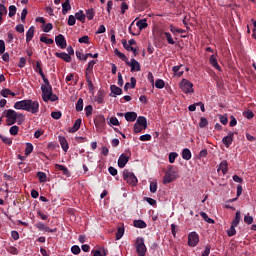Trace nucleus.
Listing matches in <instances>:
<instances>
[{"label":"nucleus","instance_id":"f257e3e1","mask_svg":"<svg viewBox=\"0 0 256 256\" xmlns=\"http://www.w3.org/2000/svg\"><path fill=\"white\" fill-rule=\"evenodd\" d=\"M14 109L27 111L28 113H32V115H36V113H39V101H33L31 99L17 101L14 104Z\"/></svg>","mask_w":256,"mask_h":256},{"label":"nucleus","instance_id":"f03ea898","mask_svg":"<svg viewBox=\"0 0 256 256\" xmlns=\"http://www.w3.org/2000/svg\"><path fill=\"white\" fill-rule=\"evenodd\" d=\"M135 249L138 256H145L147 254V246H145V239L143 237L136 239Z\"/></svg>","mask_w":256,"mask_h":256},{"label":"nucleus","instance_id":"7ed1b4c3","mask_svg":"<svg viewBox=\"0 0 256 256\" xmlns=\"http://www.w3.org/2000/svg\"><path fill=\"white\" fill-rule=\"evenodd\" d=\"M123 179L126 181L129 185H132V187H136L138 180L137 176L133 172H130L129 170L125 169L123 171Z\"/></svg>","mask_w":256,"mask_h":256},{"label":"nucleus","instance_id":"20e7f679","mask_svg":"<svg viewBox=\"0 0 256 256\" xmlns=\"http://www.w3.org/2000/svg\"><path fill=\"white\" fill-rule=\"evenodd\" d=\"M5 113L8 125H15V123H17V119L19 118V113L13 109H8L5 111Z\"/></svg>","mask_w":256,"mask_h":256},{"label":"nucleus","instance_id":"39448f33","mask_svg":"<svg viewBox=\"0 0 256 256\" xmlns=\"http://www.w3.org/2000/svg\"><path fill=\"white\" fill-rule=\"evenodd\" d=\"M180 89L186 95H189V93H195V90L193 89V83L187 79H182L180 82Z\"/></svg>","mask_w":256,"mask_h":256},{"label":"nucleus","instance_id":"423d86ee","mask_svg":"<svg viewBox=\"0 0 256 256\" xmlns=\"http://www.w3.org/2000/svg\"><path fill=\"white\" fill-rule=\"evenodd\" d=\"M131 157V151H126L125 153L121 154L118 158V167L123 169L127 163H129V159Z\"/></svg>","mask_w":256,"mask_h":256},{"label":"nucleus","instance_id":"0eeeda50","mask_svg":"<svg viewBox=\"0 0 256 256\" xmlns=\"http://www.w3.org/2000/svg\"><path fill=\"white\" fill-rule=\"evenodd\" d=\"M188 245L189 247H197L199 245V234L197 232H190L188 234Z\"/></svg>","mask_w":256,"mask_h":256},{"label":"nucleus","instance_id":"6e6552de","mask_svg":"<svg viewBox=\"0 0 256 256\" xmlns=\"http://www.w3.org/2000/svg\"><path fill=\"white\" fill-rule=\"evenodd\" d=\"M173 166H171L168 171H166L164 178H163V183H173L175 181V171L172 170Z\"/></svg>","mask_w":256,"mask_h":256},{"label":"nucleus","instance_id":"1a4fd4ad","mask_svg":"<svg viewBox=\"0 0 256 256\" xmlns=\"http://www.w3.org/2000/svg\"><path fill=\"white\" fill-rule=\"evenodd\" d=\"M55 43L60 49H66L67 48V40L65 39V36L63 34H59L55 37Z\"/></svg>","mask_w":256,"mask_h":256},{"label":"nucleus","instance_id":"9d476101","mask_svg":"<svg viewBox=\"0 0 256 256\" xmlns=\"http://www.w3.org/2000/svg\"><path fill=\"white\" fill-rule=\"evenodd\" d=\"M235 137V132H229L227 134V136H225L222 139V143L225 145V147L227 149H229L231 147V145H233V138Z\"/></svg>","mask_w":256,"mask_h":256},{"label":"nucleus","instance_id":"9b49d317","mask_svg":"<svg viewBox=\"0 0 256 256\" xmlns=\"http://www.w3.org/2000/svg\"><path fill=\"white\" fill-rule=\"evenodd\" d=\"M126 65H128V67H131V71H141V64H139V62L137 60H135V58H132L131 61L126 62Z\"/></svg>","mask_w":256,"mask_h":256},{"label":"nucleus","instance_id":"f8f14e48","mask_svg":"<svg viewBox=\"0 0 256 256\" xmlns=\"http://www.w3.org/2000/svg\"><path fill=\"white\" fill-rule=\"evenodd\" d=\"M42 99L45 100V97L53 93V86H41Z\"/></svg>","mask_w":256,"mask_h":256},{"label":"nucleus","instance_id":"ddd939ff","mask_svg":"<svg viewBox=\"0 0 256 256\" xmlns=\"http://www.w3.org/2000/svg\"><path fill=\"white\" fill-rule=\"evenodd\" d=\"M124 117L128 123H133L137 121V113L136 112H126Z\"/></svg>","mask_w":256,"mask_h":256},{"label":"nucleus","instance_id":"4468645a","mask_svg":"<svg viewBox=\"0 0 256 256\" xmlns=\"http://www.w3.org/2000/svg\"><path fill=\"white\" fill-rule=\"evenodd\" d=\"M58 140L63 151L67 153V151H69V143L67 142V138H65L64 136H59Z\"/></svg>","mask_w":256,"mask_h":256},{"label":"nucleus","instance_id":"2eb2a0df","mask_svg":"<svg viewBox=\"0 0 256 256\" xmlns=\"http://www.w3.org/2000/svg\"><path fill=\"white\" fill-rule=\"evenodd\" d=\"M55 57H59V59H62L66 63H71V56L65 52H56Z\"/></svg>","mask_w":256,"mask_h":256},{"label":"nucleus","instance_id":"dca6fc26","mask_svg":"<svg viewBox=\"0 0 256 256\" xmlns=\"http://www.w3.org/2000/svg\"><path fill=\"white\" fill-rule=\"evenodd\" d=\"M228 168H229V164L227 163V160H223L219 164L217 171L218 173L219 171H222L223 175H227Z\"/></svg>","mask_w":256,"mask_h":256},{"label":"nucleus","instance_id":"f3484780","mask_svg":"<svg viewBox=\"0 0 256 256\" xmlns=\"http://www.w3.org/2000/svg\"><path fill=\"white\" fill-rule=\"evenodd\" d=\"M95 126L103 128L105 127V116L99 115L95 120H94Z\"/></svg>","mask_w":256,"mask_h":256},{"label":"nucleus","instance_id":"a211bd4d","mask_svg":"<svg viewBox=\"0 0 256 256\" xmlns=\"http://www.w3.org/2000/svg\"><path fill=\"white\" fill-rule=\"evenodd\" d=\"M172 71L176 77H182V75L185 73V70H183V65L174 66Z\"/></svg>","mask_w":256,"mask_h":256},{"label":"nucleus","instance_id":"6ab92c4d","mask_svg":"<svg viewBox=\"0 0 256 256\" xmlns=\"http://www.w3.org/2000/svg\"><path fill=\"white\" fill-rule=\"evenodd\" d=\"M209 63L214 67V69H217V71H221V66H219V62H217V57H215V55L210 56Z\"/></svg>","mask_w":256,"mask_h":256},{"label":"nucleus","instance_id":"aec40b11","mask_svg":"<svg viewBox=\"0 0 256 256\" xmlns=\"http://www.w3.org/2000/svg\"><path fill=\"white\" fill-rule=\"evenodd\" d=\"M35 36V27L31 26L26 32V43H30V41Z\"/></svg>","mask_w":256,"mask_h":256},{"label":"nucleus","instance_id":"412c9836","mask_svg":"<svg viewBox=\"0 0 256 256\" xmlns=\"http://www.w3.org/2000/svg\"><path fill=\"white\" fill-rule=\"evenodd\" d=\"M81 123H82L81 118H78V119L75 121L73 127H71V128L69 129V133H77V130H78V129H81Z\"/></svg>","mask_w":256,"mask_h":256},{"label":"nucleus","instance_id":"4be33fe9","mask_svg":"<svg viewBox=\"0 0 256 256\" xmlns=\"http://www.w3.org/2000/svg\"><path fill=\"white\" fill-rule=\"evenodd\" d=\"M43 101H44V103H49V101H52V103H53L55 101H59V97L56 94H53V92H52V93L48 94L46 97H44Z\"/></svg>","mask_w":256,"mask_h":256},{"label":"nucleus","instance_id":"5701e85b","mask_svg":"<svg viewBox=\"0 0 256 256\" xmlns=\"http://www.w3.org/2000/svg\"><path fill=\"white\" fill-rule=\"evenodd\" d=\"M107 249L101 247L100 249L97 250H92L93 256H107Z\"/></svg>","mask_w":256,"mask_h":256},{"label":"nucleus","instance_id":"b1692460","mask_svg":"<svg viewBox=\"0 0 256 256\" xmlns=\"http://www.w3.org/2000/svg\"><path fill=\"white\" fill-rule=\"evenodd\" d=\"M133 225L136 229H145L147 227V223L143 220H134Z\"/></svg>","mask_w":256,"mask_h":256},{"label":"nucleus","instance_id":"393cba45","mask_svg":"<svg viewBox=\"0 0 256 256\" xmlns=\"http://www.w3.org/2000/svg\"><path fill=\"white\" fill-rule=\"evenodd\" d=\"M110 91L113 93V97H117V95H121L123 93V89L117 87L116 85H111Z\"/></svg>","mask_w":256,"mask_h":256},{"label":"nucleus","instance_id":"a878e982","mask_svg":"<svg viewBox=\"0 0 256 256\" xmlns=\"http://www.w3.org/2000/svg\"><path fill=\"white\" fill-rule=\"evenodd\" d=\"M55 169L57 171H62L63 175H66V177H69V169L61 164H55Z\"/></svg>","mask_w":256,"mask_h":256},{"label":"nucleus","instance_id":"bb28decb","mask_svg":"<svg viewBox=\"0 0 256 256\" xmlns=\"http://www.w3.org/2000/svg\"><path fill=\"white\" fill-rule=\"evenodd\" d=\"M136 124L141 125L143 129H147V118L144 116H139L137 118Z\"/></svg>","mask_w":256,"mask_h":256},{"label":"nucleus","instance_id":"cd10ccee","mask_svg":"<svg viewBox=\"0 0 256 256\" xmlns=\"http://www.w3.org/2000/svg\"><path fill=\"white\" fill-rule=\"evenodd\" d=\"M75 17L77 21H80V23H85L86 16L83 10H79L78 12H76Z\"/></svg>","mask_w":256,"mask_h":256},{"label":"nucleus","instance_id":"c85d7f7f","mask_svg":"<svg viewBox=\"0 0 256 256\" xmlns=\"http://www.w3.org/2000/svg\"><path fill=\"white\" fill-rule=\"evenodd\" d=\"M114 53L117 57H119V59H121V61H124V63H128L129 58H127V56L125 54H123L122 52L119 51V49H115Z\"/></svg>","mask_w":256,"mask_h":256},{"label":"nucleus","instance_id":"c756f323","mask_svg":"<svg viewBox=\"0 0 256 256\" xmlns=\"http://www.w3.org/2000/svg\"><path fill=\"white\" fill-rule=\"evenodd\" d=\"M0 95H1L2 97L7 98V97H9V95H11L12 97H15V95H17V94H15V92H12V91L9 90L8 88H5V89H2V90L0 91Z\"/></svg>","mask_w":256,"mask_h":256},{"label":"nucleus","instance_id":"7c9ffc66","mask_svg":"<svg viewBox=\"0 0 256 256\" xmlns=\"http://www.w3.org/2000/svg\"><path fill=\"white\" fill-rule=\"evenodd\" d=\"M68 11H71V4L69 3V0H66L62 4V13H63V15H67Z\"/></svg>","mask_w":256,"mask_h":256},{"label":"nucleus","instance_id":"2f4dec72","mask_svg":"<svg viewBox=\"0 0 256 256\" xmlns=\"http://www.w3.org/2000/svg\"><path fill=\"white\" fill-rule=\"evenodd\" d=\"M192 155H191V150H189L188 148L183 149L182 151V158L185 161H189L191 159Z\"/></svg>","mask_w":256,"mask_h":256},{"label":"nucleus","instance_id":"473e14b6","mask_svg":"<svg viewBox=\"0 0 256 256\" xmlns=\"http://www.w3.org/2000/svg\"><path fill=\"white\" fill-rule=\"evenodd\" d=\"M85 17L88 21H93V17H95V10L93 8L87 9Z\"/></svg>","mask_w":256,"mask_h":256},{"label":"nucleus","instance_id":"72a5a7b5","mask_svg":"<svg viewBox=\"0 0 256 256\" xmlns=\"http://www.w3.org/2000/svg\"><path fill=\"white\" fill-rule=\"evenodd\" d=\"M241 221V211H237L235 214V218L232 221L233 227H237Z\"/></svg>","mask_w":256,"mask_h":256},{"label":"nucleus","instance_id":"f704fd0d","mask_svg":"<svg viewBox=\"0 0 256 256\" xmlns=\"http://www.w3.org/2000/svg\"><path fill=\"white\" fill-rule=\"evenodd\" d=\"M137 27L140 29V31H143V29H147L148 24L147 20H139L136 22Z\"/></svg>","mask_w":256,"mask_h":256},{"label":"nucleus","instance_id":"c9c22d12","mask_svg":"<svg viewBox=\"0 0 256 256\" xmlns=\"http://www.w3.org/2000/svg\"><path fill=\"white\" fill-rule=\"evenodd\" d=\"M36 176L40 183H45L47 181V174L45 172H37Z\"/></svg>","mask_w":256,"mask_h":256},{"label":"nucleus","instance_id":"e433bc0d","mask_svg":"<svg viewBox=\"0 0 256 256\" xmlns=\"http://www.w3.org/2000/svg\"><path fill=\"white\" fill-rule=\"evenodd\" d=\"M200 216L202 217V219H204V221H206V223H210V224L215 223V220H213L212 218H209V216L205 212H200Z\"/></svg>","mask_w":256,"mask_h":256},{"label":"nucleus","instance_id":"4c0bfd02","mask_svg":"<svg viewBox=\"0 0 256 256\" xmlns=\"http://www.w3.org/2000/svg\"><path fill=\"white\" fill-rule=\"evenodd\" d=\"M33 153V144L31 143H26V148H25V155L26 157H29Z\"/></svg>","mask_w":256,"mask_h":256},{"label":"nucleus","instance_id":"58836bf2","mask_svg":"<svg viewBox=\"0 0 256 256\" xmlns=\"http://www.w3.org/2000/svg\"><path fill=\"white\" fill-rule=\"evenodd\" d=\"M41 43H46V45H53L54 41L51 38H47L45 35L40 37Z\"/></svg>","mask_w":256,"mask_h":256},{"label":"nucleus","instance_id":"ea45409f","mask_svg":"<svg viewBox=\"0 0 256 256\" xmlns=\"http://www.w3.org/2000/svg\"><path fill=\"white\" fill-rule=\"evenodd\" d=\"M105 99V94H103V92L99 91L96 95V101L97 103H99L100 105L103 104Z\"/></svg>","mask_w":256,"mask_h":256},{"label":"nucleus","instance_id":"a19ab883","mask_svg":"<svg viewBox=\"0 0 256 256\" xmlns=\"http://www.w3.org/2000/svg\"><path fill=\"white\" fill-rule=\"evenodd\" d=\"M0 139L5 143V145H13V140L7 136L0 134Z\"/></svg>","mask_w":256,"mask_h":256},{"label":"nucleus","instance_id":"79ce46f5","mask_svg":"<svg viewBox=\"0 0 256 256\" xmlns=\"http://www.w3.org/2000/svg\"><path fill=\"white\" fill-rule=\"evenodd\" d=\"M17 14V7L15 5H10L9 6V17H15Z\"/></svg>","mask_w":256,"mask_h":256},{"label":"nucleus","instance_id":"37998d69","mask_svg":"<svg viewBox=\"0 0 256 256\" xmlns=\"http://www.w3.org/2000/svg\"><path fill=\"white\" fill-rule=\"evenodd\" d=\"M155 87L156 89H163V87H165V81H163V79H157L155 81Z\"/></svg>","mask_w":256,"mask_h":256},{"label":"nucleus","instance_id":"c03bdc74","mask_svg":"<svg viewBox=\"0 0 256 256\" xmlns=\"http://www.w3.org/2000/svg\"><path fill=\"white\" fill-rule=\"evenodd\" d=\"M125 235V228H118L116 232V240L119 241Z\"/></svg>","mask_w":256,"mask_h":256},{"label":"nucleus","instance_id":"a18cd8bd","mask_svg":"<svg viewBox=\"0 0 256 256\" xmlns=\"http://www.w3.org/2000/svg\"><path fill=\"white\" fill-rule=\"evenodd\" d=\"M235 227L237 226H233V224H231L230 229L227 231L228 237H234V235H237V230H235Z\"/></svg>","mask_w":256,"mask_h":256},{"label":"nucleus","instance_id":"49530a36","mask_svg":"<svg viewBox=\"0 0 256 256\" xmlns=\"http://www.w3.org/2000/svg\"><path fill=\"white\" fill-rule=\"evenodd\" d=\"M243 117H245L246 119H253L255 117V114L253 113V111L248 110L243 112Z\"/></svg>","mask_w":256,"mask_h":256},{"label":"nucleus","instance_id":"de8ad7c7","mask_svg":"<svg viewBox=\"0 0 256 256\" xmlns=\"http://www.w3.org/2000/svg\"><path fill=\"white\" fill-rule=\"evenodd\" d=\"M169 45H175V41L173 40V36H171V33L165 32L164 33Z\"/></svg>","mask_w":256,"mask_h":256},{"label":"nucleus","instance_id":"09e8293b","mask_svg":"<svg viewBox=\"0 0 256 256\" xmlns=\"http://www.w3.org/2000/svg\"><path fill=\"white\" fill-rule=\"evenodd\" d=\"M179 157V154L177 152H171L169 154V163H175V159Z\"/></svg>","mask_w":256,"mask_h":256},{"label":"nucleus","instance_id":"8fccbe9b","mask_svg":"<svg viewBox=\"0 0 256 256\" xmlns=\"http://www.w3.org/2000/svg\"><path fill=\"white\" fill-rule=\"evenodd\" d=\"M207 125H209V121H207V118L201 117L199 127H201V129H203L204 127H207Z\"/></svg>","mask_w":256,"mask_h":256},{"label":"nucleus","instance_id":"3c124183","mask_svg":"<svg viewBox=\"0 0 256 256\" xmlns=\"http://www.w3.org/2000/svg\"><path fill=\"white\" fill-rule=\"evenodd\" d=\"M76 111H83V98H79L76 103Z\"/></svg>","mask_w":256,"mask_h":256},{"label":"nucleus","instance_id":"603ef678","mask_svg":"<svg viewBox=\"0 0 256 256\" xmlns=\"http://www.w3.org/2000/svg\"><path fill=\"white\" fill-rule=\"evenodd\" d=\"M9 133H10V135H18V133H19V126H17V125H14V126H12L11 128H10V130H9Z\"/></svg>","mask_w":256,"mask_h":256},{"label":"nucleus","instance_id":"864d4df0","mask_svg":"<svg viewBox=\"0 0 256 256\" xmlns=\"http://www.w3.org/2000/svg\"><path fill=\"white\" fill-rule=\"evenodd\" d=\"M97 62L95 60H91L89 63H88V66L86 68V71L90 72V73H93V67H95V64Z\"/></svg>","mask_w":256,"mask_h":256},{"label":"nucleus","instance_id":"5fc2aeb1","mask_svg":"<svg viewBox=\"0 0 256 256\" xmlns=\"http://www.w3.org/2000/svg\"><path fill=\"white\" fill-rule=\"evenodd\" d=\"M75 23H77V18L75 16H73V15H70L68 17V25L70 27H73V25H75Z\"/></svg>","mask_w":256,"mask_h":256},{"label":"nucleus","instance_id":"6e6d98bb","mask_svg":"<svg viewBox=\"0 0 256 256\" xmlns=\"http://www.w3.org/2000/svg\"><path fill=\"white\" fill-rule=\"evenodd\" d=\"M120 8H121V11H120L121 15H125L126 11L129 10V5L126 4V2H122Z\"/></svg>","mask_w":256,"mask_h":256},{"label":"nucleus","instance_id":"4d7b16f0","mask_svg":"<svg viewBox=\"0 0 256 256\" xmlns=\"http://www.w3.org/2000/svg\"><path fill=\"white\" fill-rule=\"evenodd\" d=\"M219 121L222 123V125H227L229 123V119L225 115H219Z\"/></svg>","mask_w":256,"mask_h":256},{"label":"nucleus","instance_id":"13d9d810","mask_svg":"<svg viewBox=\"0 0 256 256\" xmlns=\"http://www.w3.org/2000/svg\"><path fill=\"white\" fill-rule=\"evenodd\" d=\"M150 192L157 193V181L150 182Z\"/></svg>","mask_w":256,"mask_h":256},{"label":"nucleus","instance_id":"bf43d9fd","mask_svg":"<svg viewBox=\"0 0 256 256\" xmlns=\"http://www.w3.org/2000/svg\"><path fill=\"white\" fill-rule=\"evenodd\" d=\"M34 69L37 73H39V75H41V73H43V68H41L40 61H36V65H35Z\"/></svg>","mask_w":256,"mask_h":256},{"label":"nucleus","instance_id":"052dcab7","mask_svg":"<svg viewBox=\"0 0 256 256\" xmlns=\"http://www.w3.org/2000/svg\"><path fill=\"white\" fill-rule=\"evenodd\" d=\"M52 29H53V24L52 23H47L43 27L42 31H44V33H49L50 31H52Z\"/></svg>","mask_w":256,"mask_h":256},{"label":"nucleus","instance_id":"680f3d73","mask_svg":"<svg viewBox=\"0 0 256 256\" xmlns=\"http://www.w3.org/2000/svg\"><path fill=\"white\" fill-rule=\"evenodd\" d=\"M78 43H85V45H89V36H82L78 39Z\"/></svg>","mask_w":256,"mask_h":256},{"label":"nucleus","instance_id":"e2e57ef3","mask_svg":"<svg viewBox=\"0 0 256 256\" xmlns=\"http://www.w3.org/2000/svg\"><path fill=\"white\" fill-rule=\"evenodd\" d=\"M71 251L73 255H79V253H81V248L77 245H74L71 247Z\"/></svg>","mask_w":256,"mask_h":256},{"label":"nucleus","instance_id":"0e129e2a","mask_svg":"<svg viewBox=\"0 0 256 256\" xmlns=\"http://www.w3.org/2000/svg\"><path fill=\"white\" fill-rule=\"evenodd\" d=\"M8 253H11V255H18L19 254V250H17V248H15L14 246H10L9 248H7Z\"/></svg>","mask_w":256,"mask_h":256},{"label":"nucleus","instance_id":"69168bd1","mask_svg":"<svg viewBox=\"0 0 256 256\" xmlns=\"http://www.w3.org/2000/svg\"><path fill=\"white\" fill-rule=\"evenodd\" d=\"M51 117L52 119H61L62 117V114H61V111H56V112H51Z\"/></svg>","mask_w":256,"mask_h":256},{"label":"nucleus","instance_id":"338daca9","mask_svg":"<svg viewBox=\"0 0 256 256\" xmlns=\"http://www.w3.org/2000/svg\"><path fill=\"white\" fill-rule=\"evenodd\" d=\"M143 128L140 124L135 123L134 124V133H141L143 131Z\"/></svg>","mask_w":256,"mask_h":256},{"label":"nucleus","instance_id":"774afa93","mask_svg":"<svg viewBox=\"0 0 256 256\" xmlns=\"http://www.w3.org/2000/svg\"><path fill=\"white\" fill-rule=\"evenodd\" d=\"M211 253V245H207L201 256H209Z\"/></svg>","mask_w":256,"mask_h":256}]
</instances>
